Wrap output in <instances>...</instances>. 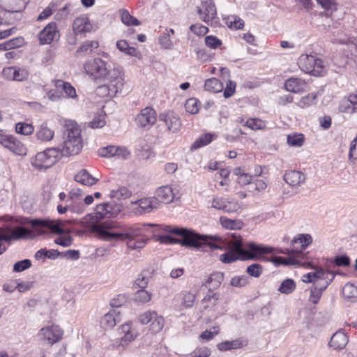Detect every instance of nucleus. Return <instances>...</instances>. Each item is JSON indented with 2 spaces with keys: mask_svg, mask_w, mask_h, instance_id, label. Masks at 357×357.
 Returning a JSON list of instances; mask_svg holds the SVG:
<instances>
[{
  "mask_svg": "<svg viewBox=\"0 0 357 357\" xmlns=\"http://www.w3.org/2000/svg\"><path fill=\"white\" fill-rule=\"evenodd\" d=\"M86 15H82L76 17L73 23V31L75 34L86 33L96 30Z\"/></svg>",
  "mask_w": 357,
  "mask_h": 357,
  "instance_id": "18",
  "label": "nucleus"
},
{
  "mask_svg": "<svg viewBox=\"0 0 357 357\" xmlns=\"http://www.w3.org/2000/svg\"><path fill=\"white\" fill-rule=\"evenodd\" d=\"M155 231H162L167 234L156 236V240L162 244H179L181 246L206 252L222 250V239L218 235H202L193 230L170 225H152Z\"/></svg>",
  "mask_w": 357,
  "mask_h": 357,
  "instance_id": "1",
  "label": "nucleus"
},
{
  "mask_svg": "<svg viewBox=\"0 0 357 357\" xmlns=\"http://www.w3.org/2000/svg\"><path fill=\"white\" fill-rule=\"evenodd\" d=\"M160 119L165 122L169 131L176 133L180 130L181 127V120L173 112L160 114Z\"/></svg>",
  "mask_w": 357,
  "mask_h": 357,
  "instance_id": "25",
  "label": "nucleus"
},
{
  "mask_svg": "<svg viewBox=\"0 0 357 357\" xmlns=\"http://www.w3.org/2000/svg\"><path fill=\"white\" fill-rule=\"evenodd\" d=\"M306 82L300 78L291 77L284 83L285 89L292 93H300L305 91Z\"/></svg>",
  "mask_w": 357,
  "mask_h": 357,
  "instance_id": "34",
  "label": "nucleus"
},
{
  "mask_svg": "<svg viewBox=\"0 0 357 357\" xmlns=\"http://www.w3.org/2000/svg\"><path fill=\"white\" fill-rule=\"evenodd\" d=\"M217 135L214 133H204L200 135L191 145L190 150L194 151L207 146L215 140Z\"/></svg>",
  "mask_w": 357,
  "mask_h": 357,
  "instance_id": "36",
  "label": "nucleus"
},
{
  "mask_svg": "<svg viewBox=\"0 0 357 357\" xmlns=\"http://www.w3.org/2000/svg\"><path fill=\"white\" fill-rule=\"evenodd\" d=\"M225 244L228 247L227 251L225 252V263H231L238 259L266 260L264 255L274 251L273 247L254 242L248 243L243 248L241 238L236 232L225 233Z\"/></svg>",
  "mask_w": 357,
  "mask_h": 357,
  "instance_id": "2",
  "label": "nucleus"
},
{
  "mask_svg": "<svg viewBox=\"0 0 357 357\" xmlns=\"http://www.w3.org/2000/svg\"><path fill=\"white\" fill-rule=\"evenodd\" d=\"M105 114L98 113L96 114L93 119L89 123V126L93 129L101 128L105 126Z\"/></svg>",
  "mask_w": 357,
  "mask_h": 357,
  "instance_id": "55",
  "label": "nucleus"
},
{
  "mask_svg": "<svg viewBox=\"0 0 357 357\" xmlns=\"http://www.w3.org/2000/svg\"><path fill=\"white\" fill-rule=\"evenodd\" d=\"M3 146L17 155L25 156L27 153L25 145L11 135H8Z\"/></svg>",
  "mask_w": 357,
  "mask_h": 357,
  "instance_id": "24",
  "label": "nucleus"
},
{
  "mask_svg": "<svg viewBox=\"0 0 357 357\" xmlns=\"http://www.w3.org/2000/svg\"><path fill=\"white\" fill-rule=\"evenodd\" d=\"M326 289H322V287L314 285L310 290V296L309 298V301L314 304H317L321 296L322 292Z\"/></svg>",
  "mask_w": 357,
  "mask_h": 357,
  "instance_id": "60",
  "label": "nucleus"
},
{
  "mask_svg": "<svg viewBox=\"0 0 357 357\" xmlns=\"http://www.w3.org/2000/svg\"><path fill=\"white\" fill-rule=\"evenodd\" d=\"M2 75L8 81L26 82L29 77V71L26 67L12 66L3 68Z\"/></svg>",
  "mask_w": 357,
  "mask_h": 357,
  "instance_id": "15",
  "label": "nucleus"
},
{
  "mask_svg": "<svg viewBox=\"0 0 357 357\" xmlns=\"http://www.w3.org/2000/svg\"><path fill=\"white\" fill-rule=\"evenodd\" d=\"M112 205L108 203H105L96 206L93 215L100 222L103 218H107V215L110 213Z\"/></svg>",
  "mask_w": 357,
  "mask_h": 357,
  "instance_id": "45",
  "label": "nucleus"
},
{
  "mask_svg": "<svg viewBox=\"0 0 357 357\" xmlns=\"http://www.w3.org/2000/svg\"><path fill=\"white\" fill-rule=\"evenodd\" d=\"M333 43L347 45L349 46L356 45L357 40L355 37H348L344 32L340 31L333 40Z\"/></svg>",
  "mask_w": 357,
  "mask_h": 357,
  "instance_id": "42",
  "label": "nucleus"
},
{
  "mask_svg": "<svg viewBox=\"0 0 357 357\" xmlns=\"http://www.w3.org/2000/svg\"><path fill=\"white\" fill-rule=\"evenodd\" d=\"M211 355V350L206 347L196 348L190 353V357H208Z\"/></svg>",
  "mask_w": 357,
  "mask_h": 357,
  "instance_id": "63",
  "label": "nucleus"
},
{
  "mask_svg": "<svg viewBox=\"0 0 357 357\" xmlns=\"http://www.w3.org/2000/svg\"><path fill=\"white\" fill-rule=\"evenodd\" d=\"M195 301V295L193 293L190 291H185L183 294L181 303L185 307H191L193 305Z\"/></svg>",
  "mask_w": 357,
  "mask_h": 357,
  "instance_id": "62",
  "label": "nucleus"
},
{
  "mask_svg": "<svg viewBox=\"0 0 357 357\" xmlns=\"http://www.w3.org/2000/svg\"><path fill=\"white\" fill-rule=\"evenodd\" d=\"M314 285L326 289L335 278V274L333 271H325L322 268L314 267Z\"/></svg>",
  "mask_w": 357,
  "mask_h": 357,
  "instance_id": "22",
  "label": "nucleus"
},
{
  "mask_svg": "<svg viewBox=\"0 0 357 357\" xmlns=\"http://www.w3.org/2000/svg\"><path fill=\"white\" fill-rule=\"evenodd\" d=\"M264 268L259 264H252L246 269L247 273L254 278H259L263 273Z\"/></svg>",
  "mask_w": 357,
  "mask_h": 357,
  "instance_id": "59",
  "label": "nucleus"
},
{
  "mask_svg": "<svg viewBox=\"0 0 357 357\" xmlns=\"http://www.w3.org/2000/svg\"><path fill=\"white\" fill-rule=\"evenodd\" d=\"M59 36L55 22L49 23L38 35L40 44H50Z\"/></svg>",
  "mask_w": 357,
  "mask_h": 357,
  "instance_id": "23",
  "label": "nucleus"
},
{
  "mask_svg": "<svg viewBox=\"0 0 357 357\" xmlns=\"http://www.w3.org/2000/svg\"><path fill=\"white\" fill-rule=\"evenodd\" d=\"M312 238L310 234H301L295 236L291 241L292 249L291 252L301 260L303 255V251L312 243Z\"/></svg>",
  "mask_w": 357,
  "mask_h": 357,
  "instance_id": "17",
  "label": "nucleus"
},
{
  "mask_svg": "<svg viewBox=\"0 0 357 357\" xmlns=\"http://www.w3.org/2000/svg\"><path fill=\"white\" fill-rule=\"evenodd\" d=\"M133 204L139 206L141 213H150L153 209L159 208L158 201L154 197H144L137 200Z\"/></svg>",
  "mask_w": 357,
  "mask_h": 357,
  "instance_id": "32",
  "label": "nucleus"
},
{
  "mask_svg": "<svg viewBox=\"0 0 357 357\" xmlns=\"http://www.w3.org/2000/svg\"><path fill=\"white\" fill-rule=\"evenodd\" d=\"M15 131L18 134L30 135L33 132L34 127L31 123L19 122L15 125Z\"/></svg>",
  "mask_w": 357,
  "mask_h": 357,
  "instance_id": "53",
  "label": "nucleus"
},
{
  "mask_svg": "<svg viewBox=\"0 0 357 357\" xmlns=\"http://www.w3.org/2000/svg\"><path fill=\"white\" fill-rule=\"evenodd\" d=\"M243 223L241 220L231 219L225 217V229L240 230L243 227Z\"/></svg>",
  "mask_w": 357,
  "mask_h": 357,
  "instance_id": "56",
  "label": "nucleus"
},
{
  "mask_svg": "<svg viewBox=\"0 0 357 357\" xmlns=\"http://www.w3.org/2000/svg\"><path fill=\"white\" fill-rule=\"evenodd\" d=\"M181 193L178 189L174 185H165L159 187L155 192V199L158 201L160 207V204H169L175 199H178Z\"/></svg>",
  "mask_w": 357,
  "mask_h": 357,
  "instance_id": "14",
  "label": "nucleus"
},
{
  "mask_svg": "<svg viewBox=\"0 0 357 357\" xmlns=\"http://www.w3.org/2000/svg\"><path fill=\"white\" fill-rule=\"evenodd\" d=\"M339 110L343 113L347 114H353L354 112H357L356 108L354 107V104L351 103V98L349 96L348 99L343 100L340 106Z\"/></svg>",
  "mask_w": 357,
  "mask_h": 357,
  "instance_id": "57",
  "label": "nucleus"
},
{
  "mask_svg": "<svg viewBox=\"0 0 357 357\" xmlns=\"http://www.w3.org/2000/svg\"><path fill=\"white\" fill-rule=\"evenodd\" d=\"M284 181L292 187H298L304 183L305 175L298 171H289L284 175Z\"/></svg>",
  "mask_w": 357,
  "mask_h": 357,
  "instance_id": "33",
  "label": "nucleus"
},
{
  "mask_svg": "<svg viewBox=\"0 0 357 357\" xmlns=\"http://www.w3.org/2000/svg\"><path fill=\"white\" fill-rule=\"evenodd\" d=\"M220 331V328L219 326H213L208 330L202 332L199 335V340L202 342H208L212 340L215 335H217Z\"/></svg>",
  "mask_w": 357,
  "mask_h": 357,
  "instance_id": "51",
  "label": "nucleus"
},
{
  "mask_svg": "<svg viewBox=\"0 0 357 357\" xmlns=\"http://www.w3.org/2000/svg\"><path fill=\"white\" fill-rule=\"evenodd\" d=\"M296 287V284L293 279L287 278L284 280L279 286L278 291L282 294H291Z\"/></svg>",
  "mask_w": 357,
  "mask_h": 357,
  "instance_id": "43",
  "label": "nucleus"
},
{
  "mask_svg": "<svg viewBox=\"0 0 357 357\" xmlns=\"http://www.w3.org/2000/svg\"><path fill=\"white\" fill-rule=\"evenodd\" d=\"M77 182L85 185H93L98 181V178L92 176L86 170L82 169L75 176Z\"/></svg>",
  "mask_w": 357,
  "mask_h": 357,
  "instance_id": "38",
  "label": "nucleus"
},
{
  "mask_svg": "<svg viewBox=\"0 0 357 357\" xmlns=\"http://www.w3.org/2000/svg\"><path fill=\"white\" fill-rule=\"evenodd\" d=\"M131 195V192L126 187L119 188L110 191V197L116 199H126Z\"/></svg>",
  "mask_w": 357,
  "mask_h": 357,
  "instance_id": "54",
  "label": "nucleus"
},
{
  "mask_svg": "<svg viewBox=\"0 0 357 357\" xmlns=\"http://www.w3.org/2000/svg\"><path fill=\"white\" fill-rule=\"evenodd\" d=\"M287 144L290 146L301 147L305 142V137L302 133L293 132L287 135Z\"/></svg>",
  "mask_w": 357,
  "mask_h": 357,
  "instance_id": "47",
  "label": "nucleus"
},
{
  "mask_svg": "<svg viewBox=\"0 0 357 357\" xmlns=\"http://www.w3.org/2000/svg\"><path fill=\"white\" fill-rule=\"evenodd\" d=\"M121 19L122 23L126 26H138L139 25V20L135 17L132 16L129 12L126 10H122L120 11Z\"/></svg>",
  "mask_w": 357,
  "mask_h": 357,
  "instance_id": "52",
  "label": "nucleus"
},
{
  "mask_svg": "<svg viewBox=\"0 0 357 357\" xmlns=\"http://www.w3.org/2000/svg\"><path fill=\"white\" fill-rule=\"evenodd\" d=\"M104 81L106 82V84L97 89V94L105 96L121 93L126 84L125 73L121 68L114 67L110 69Z\"/></svg>",
  "mask_w": 357,
  "mask_h": 357,
  "instance_id": "6",
  "label": "nucleus"
},
{
  "mask_svg": "<svg viewBox=\"0 0 357 357\" xmlns=\"http://www.w3.org/2000/svg\"><path fill=\"white\" fill-rule=\"evenodd\" d=\"M63 335L60 326L56 324L45 326L40 329L38 337L45 344L53 345L59 342Z\"/></svg>",
  "mask_w": 357,
  "mask_h": 357,
  "instance_id": "13",
  "label": "nucleus"
},
{
  "mask_svg": "<svg viewBox=\"0 0 357 357\" xmlns=\"http://www.w3.org/2000/svg\"><path fill=\"white\" fill-rule=\"evenodd\" d=\"M348 343L347 335L342 331H337L331 338L329 345L334 349H342Z\"/></svg>",
  "mask_w": 357,
  "mask_h": 357,
  "instance_id": "35",
  "label": "nucleus"
},
{
  "mask_svg": "<svg viewBox=\"0 0 357 357\" xmlns=\"http://www.w3.org/2000/svg\"><path fill=\"white\" fill-rule=\"evenodd\" d=\"M225 22L227 26L233 30L241 29L244 26V22L238 16L230 15L225 18Z\"/></svg>",
  "mask_w": 357,
  "mask_h": 357,
  "instance_id": "46",
  "label": "nucleus"
},
{
  "mask_svg": "<svg viewBox=\"0 0 357 357\" xmlns=\"http://www.w3.org/2000/svg\"><path fill=\"white\" fill-rule=\"evenodd\" d=\"M18 11L16 5H9L2 2L0 5V25L12 24L15 19L13 13Z\"/></svg>",
  "mask_w": 357,
  "mask_h": 357,
  "instance_id": "26",
  "label": "nucleus"
},
{
  "mask_svg": "<svg viewBox=\"0 0 357 357\" xmlns=\"http://www.w3.org/2000/svg\"><path fill=\"white\" fill-rule=\"evenodd\" d=\"M31 237H32V232L22 227L15 229L8 227H0V255L3 254L6 250V243Z\"/></svg>",
  "mask_w": 357,
  "mask_h": 357,
  "instance_id": "9",
  "label": "nucleus"
},
{
  "mask_svg": "<svg viewBox=\"0 0 357 357\" xmlns=\"http://www.w3.org/2000/svg\"><path fill=\"white\" fill-rule=\"evenodd\" d=\"M61 156L62 153L59 149L48 148L36 153L30 159V162L34 169L43 171L52 167Z\"/></svg>",
  "mask_w": 357,
  "mask_h": 357,
  "instance_id": "7",
  "label": "nucleus"
},
{
  "mask_svg": "<svg viewBox=\"0 0 357 357\" xmlns=\"http://www.w3.org/2000/svg\"><path fill=\"white\" fill-rule=\"evenodd\" d=\"M201 107V102L195 98H188L185 103V109L186 112L190 114H196L198 113Z\"/></svg>",
  "mask_w": 357,
  "mask_h": 357,
  "instance_id": "49",
  "label": "nucleus"
},
{
  "mask_svg": "<svg viewBox=\"0 0 357 357\" xmlns=\"http://www.w3.org/2000/svg\"><path fill=\"white\" fill-rule=\"evenodd\" d=\"M116 47L121 52L135 56L138 59H142V55L141 52L135 47L129 46L128 42L125 40H120L116 42Z\"/></svg>",
  "mask_w": 357,
  "mask_h": 357,
  "instance_id": "37",
  "label": "nucleus"
},
{
  "mask_svg": "<svg viewBox=\"0 0 357 357\" xmlns=\"http://www.w3.org/2000/svg\"><path fill=\"white\" fill-rule=\"evenodd\" d=\"M280 252L287 254L289 257L287 258L283 257H275L270 259L269 261L276 266L280 265L297 266L301 264V260L292 254L290 250L287 249L286 251H281Z\"/></svg>",
  "mask_w": 357,
  "mask_h": 357,
  "instance_id": "29",
  "label": "nucleus"
},
{
  "mask_svg": "<svg viewBox=\"0 0 357 357\" xmlns=\"http://www.w3.org/2000/svg\"><path fill=\"white\" fill-rule=\"evenodd\" d=\"M65 127L63 146L61 150L62 155L77 154L82 149L81 130L75 121L70 120L66 121Z\"/></svg>",
  "mask_w": 357,
  "mask_h": 357,
  "instance_id": "5",
  "label": "nucleus"
},
{
  "mask_svg": "<svg viewBox=\"0 0 357 357\" xmlns=\"http://www.w3.org/2000/svg\"><path fill=\"white\" fill-rule=\"evenodd\" d=\"M79 223L102 241L109 242L112 238L119 236L118 234L114 233L117 229L116 222L110 220L100 222L93 213L82 218Z\"/></svg>",
  "mask_w": 357,
  "mask_h": 357,
  "instance_id": "4",
  "label": "nucleus"
},
{
  "mask_svg": "<svg viewBox=\"0 0 357 357\" xmlns=\"http://www.w3.org/2000/svg\"><path fill=\"white\" fill-rule=\"evenodd\" d=\"M54 86L58 91H61L63 98L72 99L77 98L76 90L70 83L58 79L55 81Z\"/></svg>",
  "mask_w": 357,
  "mask_h": 357,
  "instance_id": "31",
  "label": "nucleus"
},
{
  "mask_svg": "<svg viewBox=\"0 0 357 357\" xmlns=\"http://www.w3.org/2000/svg\"><path fill=\"white\" fill-rule=\"evenodd\" d=\"M138 126L149 128L156 121V112L152 107L142 109L135 118Z\"/></svg>",
  "mask_w": 357,
  "mask_h": 357,
  "instance_id": "20",
  "label": "nucleus"
},
{
  "mask_svg": "<svg viewBox=\"0 0 357 357\" xmlns=\"http://www.w3.org/2000/svg\"><path fill=\"white\" fill-rule=\"evenodd\" d=\"M234 174L236 176L237 182L243 185L250 183L252 180V176L250 174L245 173L239 167L234 169Z\"/></svg>",
  "mask_w": 357,
  "mask_h": 357,
  "instance_id": "50",
  "label": "nucleus"
},
{
  "mask_svg": "<svg viewBox=\"0 0 357 357\" xmlns=\"http://www.w3.org/2000/svg\"><path fill=\"white\" fill-rule=\"evenodd\" d=\"M159 43L161 47L166 50L172 49L174 46V44L170 38L169 33H163L159 38Z\"/></svg>",
  "mask_w": 357,
  "mask_h": 357,
  "instance_id": "61",
  "label": "nucleus"
},
{
  "mask_svg": "<svg viewBox=\"0 0 357 357\" xmlns=\"http://www.w3.org/2000/svg\"><path fill=\"white\" fill-rule=\"evenodd\" d=\"M223 281L222 273H214L211 275L210 278L206 281V286L209 289L208 294L203 298L202 303L210 302L212 305L215 304L218 296L215 293L212 291L218 288L222 282Z\"/></svg>",
  "mask_w": 357,
  "mask_h": 357,
  "instance_id": "16",
  "label": "nucleus"
},
{
  "mask_svg": "<svg viewBox=\"0 0 357 357\" xmlns=\"http://www.w3.org/2000/svg\"><path fill=\"white\" fill-rule=\"evenodd\" d=\"M316 94L314 93H310L305 96L301 97L296 105L302 109L308 108L316 104Z\"/></svg>",
  "mask_w": 357,
  "mask_h": 357,
  "instance_id": "48",
  "label": "nucleus"
},
{
  "mask_svg": "<svg viewBox=\"0 0 357 357\" xmlns=\"http://www.w3.org/2000/svg\"><path fill=\"white\" fill-rule=\"evenodd\" d=\"M68 206L69 211L73 213L82 214L86 210L83 203V197L79 190H74L70 192L68 197Z\"/></svg>",
  "mask_w": 357,
  "mask_h": 357,
  "instance_id": "19",
  "label": "nucleus"
},
{
  "mask_svg": "<svg viewBox=\"0 0 357 357\" xmlns=\"http://www.w3.org/2000/svg\"><path fill=\"white\" fill-rule=\"evenodd\" d=\"M239 121L243 123V126H247L253 130H262L266 128V123L258 118L249 119H247L245 122L243 119L241 118Z\"/></svg>",
  "mask_w": 357,
  "mask_h": 357,
  "instance_id": "41",
  "label": "nucleus"
},
{
  "mask_svg": "<svg viewBox=\"0 0 357 357\" xmlns=\"http://www.w3.org/2000/svg\"><path fill=\"white\" fill-rule=\"evenodd\" d=\"M298 65L302 71L313 76H321L326 72L324 61L314 55H301Z\"/></svg>",
  "mask_w": 357,
  "mask_h": 357,
  "instance_id": "8",
  "label": "nucleus"
},
{
  "mask_svg": "<svg viewBox=\"0 0 357 357\" xmlns=\"http://www.w3.org/2000/svg\"><path fill=\"white\" fill-rule=\"evenodd\" d=\"M138 321L143 325L149 324L150 330L155 333L161 331L165 324L163 317L154 310H147L140 314Z\"/></svg>",
  "mask_w": 357,
  "mask_h": 357,
  "instance_id": "12",
  "label": "nucleus"
},
{
  "mask_svg": "<svg viewBox=\"0 0 357 357\" xmlns=\"http://www.w3.org/2000/svg\"><path fill=\"white\" fill-rule=\"evenodd\" d=\"M84 69L85 73L94 79L104 81L111 68L102 59L96 58L86 61Z\"/></svg>",
  "mask_w": 357,
  "mask_h": 357,
  "instance_id": "10",
  "label": "nucleus"
},
{
  "mask_svg": "<svg viewBox=\"0 0 357 357\" xmlns=\"http://www.w3.org/2000/svg\"><path fill=\"white\" fill-rule=\"evenodd\" d=\"M344 298L349 301L354 302L357 301V285L354 283L348 282L342 290Z\"/></svg>",
  "mask_w": 357,
  "mask_h": 357,
  "instance_id": "39",
  "label": "nucleus"
},
{
  "mask_svg": "<svg viewBox=\"0 0 357 357\" xmlns=\"http://www.w3.org/2000/svg\"><path fill=\"white\" fill-rule=\"evenodd\" d=\"M119 312L117 309H112L105 314L100 320V326L105 330L112 329L119 321Z\"/></svg>",
  "mask_w": 357,
  "mask_h": 357,
  "instance_id": "30",
  "label": "nucleus"
},
{
  "mask_svg": "<svg viewBox=\"0 0 357 357\" xmlns=\"http://www.w3.org/2000/svg\"><path fill=\"white\" fill-rule=\"evenodd\" d=\"M197 10L199 17L207 24L212 22L216 16V8L215 7V4L211 0L202 2L197 7Z\"/></svg>",
  "mask_w": 357,
  "mask_h": 357,
  "instance_id": "21",
  "label": "nucleus"
},
{
  "mask_svg": "<svg viewBox=\"0 0 357 357\" xmlns=\"http://www.w3.org/2000/svg\"><path fill=\"white\" fill-rule=\"evenodd\" d=\"M151 299V294L142 289L135 294V301L139 303H146Z\"/></svg>",
  "mask_w": 357,
  "mask_h": 357,
  "instance_id": "58",
  "label": "nucleus"
},
{
  "mask_svg": "<svg viewBox=\"0 0 357 357\" xmlns=\"http://www.w3.org/2000/svg\"><path fill=\"white\" fill-rule=\"evenodd\" d=\"M54 135V130L46 122H44L37 127L35 136L38 142L46 143L52 141Z\"/></svg>",
  "mask_w": 357,
  "mask_h": 357,
  "instance_id": "28",
  "label": "nucleus"
},
{
  "mask_svg": "<svg viewBox=\"0 0 357 357\" xmlns=\"http://www.w3.org/2000/svg\"><path fill=\"white\" fill-rule=\"evenodd\" d=\"M119 333L121 335V344H128L133 341L138 335L136 329L132 327L131 322L126 323L119 328Z\"/></svg>",
  "mask_w": 357,
  "mask_h": 357,
  "instance_id": "27",
  "label": "nucleus"
},
{
  "mask_svg": "<svg viewBox=\"0 0 357 357\" xmlns=\"http://www.w3.org/2000/svg\"><path fill=\"white\" fill-rule=\"evenodd\" d=\"M24 40L22 37H17L7 40L0 44V51H8L13 49L18 48L24 45Z\"/></svg>",
  "mask_w": 357,
  "mask_h": 357,
  "instance_id": "40",
  "label": "nucleus"
},
{
  "mask_svg": "<svg viewBox=\"0 0 357 357\" xmlns=\"http://www.w3.org/2000/svg\"><path fill=\"white\" fill-rule=\"evenodd\" d=\"M70 221H62V220H51L49 219H31L29 220L26 222L29 223L36 231L38 234H43L45 231L43 229V227L50 229L53 233L60 234L63 233V229L66 222H70Z\"/></svg>",
  "mask_w": 357,
  "mask_h": 357,
  "instance_id": "11",
  "label": "nucleus"
},
{
  "mask_svg": "<svg viewBox=\"0 0 357 357\" xmlns=\"http://www.w3.org/2000/svg\"><path fill=\"white\" fill-rule=\"evenodd\" d=\"M152 227L151 224H145L141 226H123L120 227L117 225V229L114 233L118 234L119 236L112 238L109 242H126L127 248L130 250H138L143 248L147 243V239L139 238L138 237L143 236L144 231H148L149 228Z\"/></svg>",
  "mask_w": 357,
  "mask_h": 357,
  "instance_id": "3",
  "label": "nucleus"
},
{
  "mask_svg": "<svg viewBox=\"0 0 357 357\" xmlns=\"http://www.w3.org/2000/svg\"><path fill=\"white\" fill-rule=\"evenodd\" d=\"M349 160L352 162L357 160V139L354 138L350 144Z\"/></svg>",
  "mask_w": 357,
  "mask_h": 357,
  "instance_id": "64",
  "label": "nucleus"
},
{
  "mask_svg": "<svg viewBox=\"0 0 357 357\" xmlns=\"http://www.w3.org/2000/svg\"><path fill=\"white\" fill-rule=\"evenodd\" d=\"M204 89L210 92L219 93L223 90V84L216 78H211L206 80Z\"/></svg>",
  "mask_w": 357,
  "mask_h": 357,
  "instance_id": "44",
  "label": "nucleus"
}]
</instances>
